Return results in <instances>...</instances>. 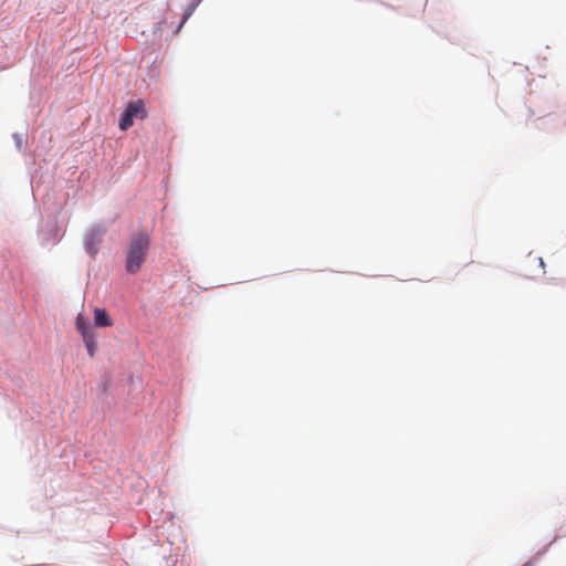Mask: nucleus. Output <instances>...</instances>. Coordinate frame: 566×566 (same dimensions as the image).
<instances>
[{"instance_id": "39448f33", "label": "nucleus", "mask_w": 566, "mask_h": 566, "mask_svg": "<svg viewBox=\"0 0 566 566\" xmlns=\"http://www.w3.org/2000/svg\"><path fill=\"white\" fill-rule=\"evenodd\" d=\"M76 328L82 337L94 333L90 327L88 321L82 314H78L76 317Z\"/></svg>"}, {"instance_id": "0eeeda50", "label": "nucleus", "mask_w": 566, "mask_h": 566, "mask_svg": "<svg viewBox=\"0 0 566 566\" xmlns=\"http://www.w3.org/2000/svg\"><path fill=\"white\" fill-rule=\"evenodd\" d=\"M535 261H537V262H538V264H539L542 268H544V261H543V259H542V258H537V259H535Z\"/></svg>"}, {"instance_id": "7ed1b4c3", "label": "nucleus", "mask_w": 566, "mask_h": 566, "mask_svg": "<svg viewBox=\"0 0 566 566\" xmlns=\"http://www.w3.org/2000/svg\"><path fill=\"white\" fill-rule=\"evenodd\" d=\"M106 232V228L97 227L92 229L85 238V249L94 256L97 252V245L102 242L103 235Z\"/></svg>"}, {"instance_id": "6e6552de", "label": "nucleus", "mask_w": 566, "mask_h": 566, "mask_svg": "<svg viewBox=\"0 0 566 566\" xmlns=\"http://www.w3.org/2000/svg\"><path fill=\"white\" fill-rule=\"evenodd\" d=\"M523 566H532L530 563L524 564Z\"/></svg>"}, {"instance_id": "20e7f679", "label": "nucleus", "mask_w": 566, "mask_h": 566, "mask_svg": "<svg viewBox=\"0 0 566 566\" xmlns=\"http://www.w3.org/2000/svg\"><path fill=\"white\" fill-rule=\"evenodd\" d=\"M94 323L98 327H107L113 324L106 311L98 307L94 310Z\"/></svg>"}, {"instance_id": "f257e3e1", "label": "nucleus", "mask_w": 566, "mask_h": 566, "mask_svg": "<svg viewBox=\"0 0 566 566\" xmlns=\"http://www.w3.org/2000/svg\"><path fill=\"white\" fill-rule=\"evenodd\" d=\"M150 238L147 233L139 232L130 238L126 256V270L128 273H136L145 262L149 249Z\"/></svg>"}, {"instance_id": "423d86ee", "label": "nucleus", "mask_w": 566, "mask_h": 566, "mask_svg": "<svg viewBox=\"0 0 566 566\" xmlns=\"http://www.w3.org/2000/svg\"><path fill=\"white\" fill-rule=\"evenodd\" d=\"M83 342L86 346L87 353L91 357L95 356L96 353V343H95V334H90L83 336Z\"/></svg>"}, {"instance_id": "f03ea898", "label": "nucleus", "mask_w": 566, "mask_h": 566, "mask_svg": "<svg viewBox=\"0 0 566 566\" xmlns=\"http://www.w3.org/2000/svg\"><path fill=\"white\" fill-rule=\"evenodd\" d=\"M147 117V111L143 99H137L128 103L120 120L119 128L127 130L134 125L135 119H145Z\"/></svg>"}]
</instances>
